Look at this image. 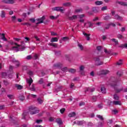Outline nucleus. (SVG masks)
Returning a JSON list of instances; mask_svg holds the SVG:
<instances>
[{
  "label": "nucleus",
  "instance_id": "37",
  "mask_svg": "<svg viewBox=\"0 0 127 127\" xmlns=\"http://www.w3.org/2000/svg\"><path fill=\"white\" fill-rule=\"evenodd\" d=\"M1 17L2 18H4V17H5V12L3 11H1Z\"/></svg>",
  "mask_w": 127,
  "mask_h": 127
},
{
  "label": "nucleus",
  "instance_id": "9",
  "mask_svg": "<svg viewBox=\"0 0 127 127\" xmlns=\"http://www.w3.org/2000/svg\"><path fill=\"white\" fill-rule=\"evenodd\" d=\"M67 18L69 20H75L78 18V15H74L72 16H68Z\"/></svg>",
  "mask_w": 127,
  "mask_h": 127
},
{
  "label": "nucleus",
  "instance_id": "44",
  "mask_svg": "<svg viewBox=\"0 0 127 127\" xmlns=\"http://www.w3.org/2000/svg\"><path fill=\"white\" fill-rule=\"evenodd\" d=\"M104 20H109V19H111V17L110 16H106L104 18Z\"/></svg>",
  "mask_w": 127,
  "mask_h": 127
},
{
  "label": "nucleus",
  "instance_id": "45",
  "mask_svg": "<svg viewBox=\"0 0 127 127\" xmlns=\"http://www.w3.org/2000/svg\"><path fill=\"white\" fill-rule=\"evenodd\" d=\"M19 100L21 101H24V100L25 99V98L23 96V95L20 96L19 97Z\"/></svg>",
  "mask_w": 127,
  "mask_h": 127
},
{
  "label": "nucleus",
  "instance_id": "38",
  "mask_svg": "<svg viewBox=\"0 0 127 127\" xmlns=\"http://www.w3.org/2000/svg\"><path fill=\"white\" fill-rule=\"evenodd\" d=\"M30 90L33 91H35V86H34V84L32 85V86L30 88Z\"/></svg>",
  "mask_w": 127,
  "mask_h": 127
},
{
  "label": "nucleus",
  "instance_id": "40",
  "mask_svg": "<svg viewBox=\"0 0 127 127\" xmlns=\"http://www.w3.org/2000/svg\"><path fill=\"white\" fill-rule=\"evenodd\" d=\"M62 40L63 41H67V40H69V38H68L67 37H63L62 38Z\"/></svg>",
  "mask_w": 127,
  "mask_h": 127
},
{
  "label": "nucleus",
  "instance_id": "48",
  "mask_svg": "<svg viewBox=\"0 0 127 127\" xmlns=\"http://www.w3.org/2000/svg\"><path fill=\"white\" fill-rule=\"evenodd\" d=\"M11 19L13 22H15V19H16V17H15V16H12Z\"/></svg>",
  "mask_w": 127,
  "mask_h": 127
},
{
  "label": "nucleus",
  "instance_id": "43",
  "mask_svg": "<svg viewBox=\"0 0 127 127\" xmlns=\"http://www.w3.org/2000/svg\"><path fill=\"white\" fill-rule=\"evenodd\" d=\"M37 101L39 104H42V103H43V100H42L41 98H38Z\"/></svg>",
  "mask_w": 127,
  "mask_h": 127
},
{
  "label": "nucleus",
  "instance_id": "42",
  "mask_svg": "<svg viewBox=\"0 0 127 127\" xmlns=\"http://www.w3.org/2000/svg\"><path fill=\"white\" fill-rule=\"evenodd\" d=\"M117 64L119 66L122 65L123 64V60H119V61L117 62Z\"/></svg>",
  "mask_w": 127,
  "mask_h": 127
},
{
  "label": "nucleus",
  "instance_id": "16",
  "mask_svg": "<svg viewBox=\"0 0 127 127\" xmlns=\"http://www.w3.org/2000/svg\"><path fill=\"white\" fill-rule=\"evenodd\" d=\"M92 11H93V12H99V11H100V7H92Z\"/></svg>",
  "mask_w": 127,
  "mask_h": 127
},
{
  "label": "nucleus",
  "instance_id": "52",
  "mask_svg": "<svg viewBox=\"0 0 127 127\" xmlns=\"http://www.w3.org/2000/svg\"><path fill=\"white\" fill-rule=\"evenodd\" d=\"M62 70L64 72H65V71H67V70H68V68H67V67H65L62 68Z\"/></svg>",
  "mask_w": 127,
  "mask_h": 127
},
{
  "label": "nucleus",
  "instance_id": "3",
  "mask_svg": "<svg viewBox=\"0 0 127 127\" xmlns=\"http://www.w3.org/2000/svg\"><path fill=\"white\" fill-rule=\"evenodd\" d=\"M29 112L30 115H35L36 114H38L39 113V110L35 107L30 106L29 107Z\"/></svg>",
  "mask_w": 127,
  "mask_h": 127
},
{
  "label": "nucleus",
  "instance_id": "25",
  "mask_svg": "<svg viewBox=\"0 0 127 127\" xmlns=\"http://www.w3.org/2000/svg\"><path fill=\"white\" fill-rule=\"evenodd\" d=\"M49 45H50V46H53V47H55V48H57V47H58V44L53 43H49Z\"/></svg>",
  "mask_w": 127,
  "mask_h": 127
},
{
  "label": "nucleus",
  "instance_id": "18",
  "mask_svg": "<svg viewBox=\"0 0 127 127\" xmlns=\"http://www.w3.org/2000/svg\"><path fill=\"white\" fill-rule=\"evenodd\" d=\"M11 61H12V62H15V63H16V68H17V67L19 66V62L15 60V59H12V60H11Z\"/></svg>",
  "mask_w": 127,
  "mask_h": 127
},
{
  "label": "nucleus",
  "instance_id": "5",
  "mask_svg": "<svg viewBox=\"0 0 127 127\" xmlns=\"http://www.w3.org/2000/svg\"><path fill=\"white\" fill-rule=\"evenodd\" d=\"M116 4H120V5H122L123 6H127V2L124 1L117 0L116 1Z\"/></svg>",
  "mask_w": 127,
  "mask_h": 127
},
{
  "label": "nucleus",
  "instance_id": "13",
  "mask_svg": "<svg viewBox=\"0 0 127 127\" xmlns=\"http://www.w3.org/2000/svg\"><path fill=\"white\" fill-rule=\"evenodd\" d=\"M84 26H85V27H92L93 26V23H92V22H87L86 23H84Z\"/></svg>",
  "mask_w": 127,
  "mask_h": 127
},
{
  "label": "nucleus",
  "instance_id": "64",
  "mask_svg": "<svg viewBox=\"0 0 127 127\" xmlns=\"http://www.w3.org/2000/svg\"><path fill=\"white\" fill-rule=\"evenodd\" d=\"M3 109H4V105H0V110H3Z\"/></svg>",
  "mask_w": 127,
  "mask_h": 127
},
{
  "label": "nucleus",
  "instance_id": "41",
  "mask_svg": "<svg viewBox=\"0 0 127 127\" xmlns=\"http://www.w3.org/2000/svg\"><path fill=\"white\" fill-rule=\"evenodd\" d=\"M107 9H108V6H104L101 8V10L102 11H105V10H107Z\"/></svg>",
  "mask_w": 127,
  "mask_h": 127
},
{
  "label": "nucleus",
  "instance_id": "62",
  "mask_svg": "<svg viewBox=\"0 0 127 127\" xmlns=\"http://www.w3.org/2000/svg\"><path fill=\"white\" fill-rule=\"evenodd\" d=\"M98 108H99V109H102L103 108V105L99 104L98 105Z\"/></svg>",
  "mask_w": 127,
  "mask_h": 127
},
{
  "label": "nucleus",
  "instance_id": "46",
  "mask_svg": "<svg viewBox=\"0 0 127 127\" xmlns=\"http://www.w3.org/2000/svg\"><path fill=\"white\" fill-rule=\"evenodd\" d=\"M97 117L98 118V119H100L101 121L104 120V118H103V116L101 115H97Z\"/></svg>",
  "mask_w": 127,
  "mask_h": 127
},
{
  "label": "nucleus",
  "instance_id": "55",
  "mask_svg": "<svg viewBox=\"0 0 127 127\" xmlns=\"http://www.w3.org/2000/svg\"><path fill=\"white\" fill-rule=\"evenodd\" d=\"M114 98L115 100H119V96L117 94L114 95Z\"/></svg>",
  "mask_w": 127,
  "mask_h": 127
},
{
  "label": "nucleus",
  "instance_id": "47",
  "mask_svg": "<svg viewBox=\"0 0 127 127\" xmlns=\"http://www.w3.org/2000/svg\"><path fill=\"white\" fill-rule=\"evenodd\" d=\"M32 55L27 56V57H26V59L27 60H30V59H32Z\"/></svg>",
  "mask_w": 127,
  "mask_h": 127
},
{
  "label": "nucleus",
  "instance_id": "57",
  "mask_svg": "<svg viewBox=\"0 0 127 127\" xmlns=\"http://www.w3.org/2000/svg\"><path fill=\"white\" fill-rule=\"evenodd\" d=\"M51 35H52L53 36H55L57 35V33H56L54 32H51Z\"/></svg>",
  "mask_w": 127,
  "mask_h": 127
},
{
  "label": "nucleus",
  "instance_id": "50",
  "mask_svg": "<svg viewBox=\"0 0 127 127\" xmlns=\"http://www.w3.org/2000/svg\"><path fill=\"white\" fill-rule=\"evenodd\" d=\"M34 38L36 39V41H40V39L38 38L37 36H34Z\"/></svg>",
  "mask_w": 127,
  "mask_h": 127
},
{
  "label": "nucleus",
  "instance_id": "36",
  "mask_svg": "<svg viewBox=\"0 0 127 127\" xmlns=\"http://www.w3.org/2000/svg\"><path fill=\"white\" fill-rule=\"evenodd\" d=\"M101 91L103 94H106V88H105V87H102L101 88Z\"/></svg>",
  "mask_w": 127,
  "mask_h": 127
},
{
  "label": "nucleus",
  "instance_id": "2",
  "mask_svg": "<svg viewBox=\"0 0 127 127\" xmlns=\"http://www.w3.org/2000/svg\"><path fill=\"white\" fill-rule=\"evenodd\" d=\"M14 44L16 45V47H13L12 49L14 50V51H16V52H17V51H23V50L25 49V47L23 46L22 45H19L16 43H15Z\"/></svg>",
  "mask_w": 127,
  "mask_h": 127
},
{
  "label": "nucleus",
  "instance_id": "14",
  "mask_svg": "<svg viewBox=\"0 0 127 127\" xmlns=\"http://www.w3.org/2000/svg\"><path fill=\"white\" fill-rule=\"evenodd\" d=\"M0 39H1L3 41H7V39L5 38L4 34H0Z\"/></svg>",
  "mask_w": 127,
  "mask_h": 127
},
{
  "label": "nucleus",
  "instance_id": "49",
  "mask_svg": "<svg viewBox=\"0 0 127 127\" xmlns=\"http://www.w3.org/2000/svg\"><path fill=\"white\" fill-rule=\"evenodd\" d=\"M84 69H85V66H84V65H81L79 67L80 71H83V70H84Z\"/></svg>",
  "mask_w": 127,
  "mask_h": 127
},
{
  "label": "nucleus",
  "instance_id": "39",
  "mask_svg": "<svg viewBox=\"0 0 127 127\" xmlns=\"http://www.w3.org/2000/svg\"><path fill=\"white\" fill-rule=\"evenodd\" d=\"M7 97H8L9 99H10V100L14 99V96H13L12 95L8 94L7 95Z\"/></svg>",
  "mask_w": 127,
  "mask_h": 127
},
{
  "label": "nucleus",
  "instance_id": "29",
  "mask_svg": "<svg viewBox=\"0 0 127 127\" xmlns=\"http://www.w3.org/2000/svg\"><path fill=\"white\" fill-rule=\"evenodd\" d=\"M111 41H113V42H114L115 45H118V44H119V41H117L116 39H112L111 40Z\"/></svg>",
  "mask_w": 127,
  "mask_h": 127
},
{
  "label": "nucleus",
  "instance_id": "28",
  "mask_svg": "<svg viewBox=\"0 0 127 127\" xmlns=\"http://www.w3.org/2000/svg\"><path fill=\"white\" fill-rule=\"evenodd\" d=\"M58 41V38L57 37L52 38L51 42H57Z\"/></svg>",
  "mask_w": 127,
  "mask_h": 127
},
{
  "label": "nucleus",
  "instance_id": "54",
  "mask_svg": "<svg viewBox=\"0 0 127 127\" xmlns=\"http://www.w3.org/2000/svg\"><path fill=\"white\" fill-rule=\"evenodd\" d=\"M3 82H4V85H5L6 86H7V85H8V84H9V82H8V81H7L6 80H4Z\"/></svg>",
  "mask_w": 127,
  "mask_h": 127
},
{
  "label": "nucleus",
  "instance_id": "26",
  "mask_svg": "<svg viewBox=\"0 0 127 127\" xmlns=\"http://www.w3.org/2000/svg\"><path fill=\"white\" fill-rule=\"evenodd\" d=\"M56 123L59 125H62V120L60 118H58L56 120Z\"/></svg>",
  "mask_w": 127,
  "mask_h": 127
},
{
  "label": "nucleus",
  "instance_id": "30",
  "mask_svg": "<svg viewBox=\"0 0 127 127\" xmlns=\"http://www.w3.org/2000/svg\"><path fill=\"white\" fill-rule=\"evenodd\" d=\"M113 104L115 105H119L120 106H121V105H122V102H121V101H113Z\"/></svg>",
  "mask_w": 127,
  "mask_h": 127
},
{
  "label": "nucleus",
  "instance_id": "51",
  "mask_svg": "<svg viewBox=\"0 0 127 127\" xmlns=\"http://www.w3.org/2000/svg\"><path fill=\"white\" fill-rule=\"evenodd\" d=\"M39 83L40 84H43V79L40 78V80H39Z\"/></svg>",
  "mask_w": 127,
  "mask_h": 127
},
{
  "label": "nucleus",
  "instance_id": "61",
  "mask_svg": "<svg viewBox=\"0 0 127 127\" xmlns=\"http://www.w3.org/2000/svg\"><path fill=\"white\" fill-rule=\"evenodd\" d=\"M65 112V108H62L60 110V112L61 114H63Z\"/></svg>",
  "mask_w": 127,
  "mask_h": 127
},
{
  "label": "nucleus",
  "instance_id": "59",
  "mask_svg": "<svg viewBox=\"0 0 127 127\" xmlns=\"http://www.w3.org/2000/svg\"><path fill=\"white\" fill-rule=\"evenodd\" d=\"M120 31L122 32H124L125 31H126V28L125 27H122L121 28V29H120Z\"/></svg>",
  "mask_w": 127,
  "mask_h": 127
},
{
  "label": "nucleus",
  "instance_id": "53",
  "mask_svg": "<svg viewBox=\"0 0 127 127\" xmlns=\"http://www.w3.org/2000/svg\"><path fill=\"white\" fill-rule=\"evenodd\" d=\"M50 18L51 19H56V18H57V17H55L53 15L50 16Z\"/></svg>",
  "mask_w": 127,
  "mask_h": 127
},
{
  "label": "nucleus",
  "instance_id": "1",
  "mask_svg": "<svg viewBox=\"0 0 127 127\" xmlns=\"http://www.w3.org/2000/svg\"><path fill=\"white\" fill-rule=\"evenodd\" d=\"M111 87H113L115 89V90L117 93H120V92H123L124 93H126L127 92V88H120V89H116L117 88V82L114 81L111 84Z\"/></svg>",
  "mask_w": 127,
  "mask_h": 127
},
{
  "label": "nucleus",
  "instance_id": "27",
  "mask_svg": "<svg viewBox=\"0 0 127 127\" xmlns=\"http://www.w3.org/2000/svg\"><path fill=\"white\" fill-rule=\"evenodd\" d=\"M118 47L120 48H127V44H121Z\"/></svg>",
  "mask_w": 127,
  "mask_h": 127
},
{
  "label": "nucleus",
  "instance_id": "31",
  "mask_svg": "<svg viewBox=\"0 0 127 127\" xmlns=\"http://www.w3.org/2000/svg\"><path fill=\"white\" fill-rule=\"evenodd\" d=\"M75 116H76V113H75V112L70 113L68 115V117H69V118L75 117Z\"/></svg>",
  "mask_w": 127,
  "mask_h": 127
},
{
  "label": "nucleus",
  "instance_id": "21",
  "mask_svg": "<svg viewBox=\"0 0 127 127\" xmlns=\"http://www.w3.org/2000/svg\"><path fill=\"white\" fill-rule=\"evenodd\" d=\"M95 5H102V4H103V1H99V0H97V1H96L95 2H94Z\"/></svg>",
  "mask_w": 127,
  "mask_h": 127
},
{
  "label": "nucleus",
  "instance_id": "35",
  "mask_svg": "<svg viewBox=\"0 0 127 127\" xmlns=\"http://www.w3.org/2000/svg\"><path fill=\"white\" fill-rule=\"evenodd\" d=\"M85 16H86L84 14H82L80 15H77L78 18H80V19L84 18V17H85Z\"/></svg>",
  "mask_w": 127,
  "mask_h": 127
},
{
  "label": "nucleus",
  "instance_id": "34",
  "mask_svg": "<svg viewBox=\"0 0 127 127\" xmlns=\"http://www.w3.org/2000/svg\"><path fill=\"white\" fill-rule=\"evenodd\" d=\"M68 72L70 73H75L76 72V69L74 68H70L68 69Z\"/></svg>",
  "mask_w": 127,
  "mask_h": 127
},
{
  "label": "nucleus",
  "instance_id": "63",
  "mask_svg": "<svg viewBox=\"0 0 127 127\" xmlns=\"http://www.w3.org/2000/svg\"><path fill=\"white\" fill-rule=\"evenodd\" d=\"M50 122H53L54 121V118L52 117H50L49 118Z\"/></svg>",
  "mask_w": 127,
  "mask_h": 127
},
{
  "label": "nucleus",
  "instance_id": "32",
  "mask_svg": "<svg viewBox=\"0 0 127 127\" xmlns=\"http://www.w3.org/2000/svg\"><path fill=\"white\" fill-rule=\"evenodd\" d=\"M63 5L64 6H66V7H67V6H70L71 3H70V2H65V3H64L63 4Z\"/></svg>",
  "mask_w": 127,
  "mask_h": 127
},
{
  "label": "nucleus",
  "instance_id": "8",
  "mask_svg": "<svg viewBox=\"0 0 127 127\" xmlns=\"http://www.w3.org/2000/svg\"><path fill=\"white\" fill-rule=\"evenodd\" d=\"M82 34L84 35L85 38H86V40H87V41H90V40L91 39V38H90V36L91 35L90 34H87L85 32H82Z\"/></svg>",
  "mask_w": 127,
  "mask_h": 127
},
{
  "label": "nucleus",
  "instance_id": "7",
  "mask_svg": "<svg viewBox=\"0 0 127 127\" xmlns=\"http://www.w3.org/2000/svg\"><path fill=\"white\" fill-rule=\"evenodd\" d=\"M44 19H45V16H44L40 18L37 19V20L38 21V22L36 23V25H38V24H39V23H43Z\"/></svg>",
  "mask_w": 127,
  "mask_h": 127
},
{
  "label": "nucleus",
  "instance_id": "22",
  "mask_svg": "<svg viewBox=\"0 0 127 127\" xmlns=\"http://www.w3.org/2000/svg\"><path fill=\"white\" fill-rule=\"evenodd\" d=\"M77 46L79 49H80V50H81V51L84 50V47H83V45H82V44H80V43H78Z\"/></svg>",
  "mask_w": 127,
  "mask_h": 127
},
{
  "label": "nucleus",
  "instance_id": "60",
  "mask_svg": "<svg viewBox=\"0 0 127 127\" xmlns=\"http://www.w3.org/2000/svg\"><path fill=\"white\" fill-rule=\"evenodd\" d=\"M75 11V12H81V11H82V9H76Z\"/></svg>",
  "mask_w": 127,
  "mask_h": 127
},
{
  "label": "nucleus",
  "instance_id": "11",
  "mask_svg": "<svg viewBox=\"0 0 127 127\" xmlns=\"http://www.w3.org/2000/svg\"><path fill=\"white\" fill-rule=\"evenodd\" d=\"M109 73V70H101L100 71L99 75H107Z\"/></svg>",
  "mask_w": 127,
  "mask_h": 127
},
{
  "label": "nucleus",
  "instance_id": "33",
  "mask_svg": "<svg viewBox=\"0 0 127 127\" xmlns=\"http://www.w3.org/2000/svg\"><path fill=\"white\" fill-rule=\"evenodd\" d=\"M87 91H88L89 92H94V91H95V89L94 88L89 87L87 89L86 92H87Z\"/></svg>",
  "mask_w": 127,
  "mask_h": 127
},
{
  "label": "nucleus",
  "instance_id": "23",
  "mask_svg": "<svg viewBox=\"0 0 127 127\" xmlns=\"http://www.w3.org/2000/svg\"><path fill=\"white\" fill-rule=\"evenodd\" d=\"M32 58L36 60V59H38V55L37 54H32Z\"/></svg>",
  "mask_w": 127,
  "mask_h": 127
},
{
  "label": "nucleus",
  "instance_id": "10",
  "mask_svg": "<svg viewBox=\"0 0 127 127\" xmlns=\"http://www.w3.org/2000/svg\"><path fill=\"white\" fill-rule=\"evenodd\" d=\"M2 2H4L5 3H14V0H0Z\"/></svg>",
  "mask_w": 127,
  "mask_h": 127
},
{
  "label": "nucleus",
  "instance_id": "58",
  "mask_svg": "<svg viewBox=\"0 0 127 127\" xmlns=\"http://www.w3.org/2000/svg\"><path fill=\"white\" fill-rule=\"evenodd\" d=\"M118 38H119V39H122V38H123V35H122L121 34H119L117 36Z\"/></svg>",
  "mask_w": 127,
  "mask_h": 127
},
{
  "label": "nucleus",
  "instance_id": "15",
  "mask_svg": "<svg viewBox=\"0 0 127 127\" xmlns=\"http://www.w3.org/2000/svg\"><path fill=\"white\" fill-rule=\"evenodd\" d=\"M27 115H28V111H24L22 115V119L23 120H26V118H25V117H26V116Z\"/></svg>",
  "mask_w": 127,
  "mask_h": 127
},
{
  "label": "nucleus",
  "instance_id": "6",
  "mask_svg": "<svg viewBox=\"0 0 127 127\" xmlns=\"http://www.w3.org/2000/svg\"><path fill=\"white\" fill-rule=\"evenodd\" d=\"M94 61H95L96 64V65H97V66H99L100 65H102L103 62L100 61V58H99L98 57H96L94 59Z\"/></svg>",
  "mask_w": 127,
  "mask_h": 127
},
{
  "label": "nucleus",
  "instance_id": "19",
  "mask_svg": "<svg viewBox=\"0 0 127 127\" xmlns=\"http://www.w3.org/2000/svg\"><path fill=\"white\" fill-rule=\"evenodd\" d=\"M84 123H85V122L84 121H77L74 122V124H75L76 125H78V126H82V125H83Z\"/></svg>",
  "mask_w": 127,
  "mask_h": 127
},
{
  "label": "nucleus",
  "instance_id": "4",
  "mask_svg": "<svg viewBox=\"0 0 127 127\" xmlns=\"http://www.w3.org/2000/svg\"><path fill=\"white\" fill-rule=\"evenodd\" d=\"M62 8H63V7L57 6L52 8V10L56 11H61V12H62L63 13L65 9Z\"/></svg>",
  "mask_w": 127,
  "mask_h": 127
},
{
  "label": "nucleus",
  "instance_id": "20",
  "mask_svg": "<svg viewBox=\"0 0 127 127\" xmlns=\"http://www.w3.org/2000/svg\"><path fill=\"white\" fill-rule=\"evenodd\" d=\"M115 19H118V20H123V17L119 16V15H115L114 16Z\"/></svg>",
  "mask_w": 127,
  "mask_h": 127
},
{
  "label": "nucleus",
  "instance_id": "17",
  "mask_svg": "<svg viewBox=\"0 0 127 127\" xmlns=\"http://www.w3.org/2000/svg\"><path fill=\"white\" fill-rule=\"evenodd\" d=\"M62 67V64L60 63L55 64L54 65V69H56V68H60Z\"/></svg>",
  "mask_w": 127,
  "mask_h": 127
},
{
  "label": "nucleus",
  "instance_id": "56",
  "mask_svg": "<svg viewBox=\"0 0 127 127\" xmlns=\"http://www.w3.org/2000/svg\"><path fill=\"white\" fill-rule=\"evenodd\" d=\"M42 120H36V123H37V124H40V123H42Z\"/></svg>",
  "mask_w": 127,
  "mask_h": 127
},
{
  "label": "nucleus",
  "instance_id": "12",
  "mask_svg": "<svg viewBox=\"0 0 127 127\" xmlns=\"http://www.w3.org/2000/svg\"><path fill=\"white\" fill-rule=\"evenodd\" d=\"M26 81L29 87H30V86L31 85V84L33 83V80L32 79V78H31V77H30L29 78L27 79Z\"/></svg>",
  "mask_w": 127,
  "mask_h": 127
},
{
  "label": "nucleus",
  "instance_id": "24",
  "mask_svg": "<svg viewBox=\"0 0 127 127\" xmlns=\"http://www.w3.org/2000/svg\"><path fill=\"white\" fill-rule=\"evenodd\" d=\"M15 87L18 89V90H21L23 88V86H22L21 85L16 84H15Z\"/></svg>",
  "mask_w": 127,
  "mask_h": 127
}]
</instances>
